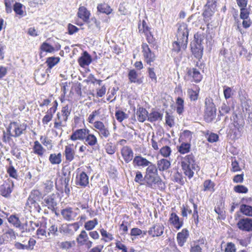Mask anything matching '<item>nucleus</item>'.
<instances>
[{"mask_svg": "<svg viewBox=\"0 0 252 252\" xmlns=\"http://www.w3.org/2000/svg\"><path fill=\"white\" fill-rule=\"evenodd\" d=\"M62 155L60 153L57 154H51L49 156V160L52 164H59L62 162Z\"/></svg>", "mask_w": 252, "mask_h": 252, "instance_id": "a19ab883", "label": "nucleus"}, {"mask_svg": "<svg viewBox=\"0 0 252 252\" xmlns=\"http://www.w3.org/2000/svg\"><path fill=\"white\" fill-rule=\"evenodd\" d=\"M42 204L49 209L54 211L57 205V195L52 194L47 196L44 198Z\"/></svg>", "mask_w": 252, "mask_h": 252, "instance_id": "f8f14e48", "label": "nucleus"}, {"mask_svg": "<svg viewBox=\"0 0 252 252\" xmlns=\"http://www.w3.org/2000/svg\"><path fill=\"white\" fill-rule=\"evenodd\" d=\"M190 145L188 143H183L178 148V151L182 154H185L189 152Z\"/></svg>", "mask_w": 252, "mask_h": 252, "instance_id": "6e6d98bb", "label": "nucleus"}, {"mask_svg": "<svg viewBox=\"0 0 252 252\" xmlns=\"http://www.w3.org/2000/svg\"><path fill=\"white\" fill-rule=\"evenodd\" d=\"M78 16L85 22H88L90 15V12L84 6L80 7L78 13Z\"/></svg>", "mask_w": 252, "mask_h": 252, "instance_id": "2f4dec72", "label": "nucleus"}, {"mask_svg": "<svg viewBox=\"0 0 252 252\" xmlns=\"http://www.w3.org/2000/svg\"><path fill=\"white\" fill-rule=\"evenodd\" d=\"M8 222L16 228H20L21 222L18 217L16 215H11L8 218Z\"/></svg>", "mask_w": 252, "mask_h": 252, "instance_id": "49530a36", "label": "nucleus"}, {"mask_svg": "<svg viewBox=\"0 0 252 252\" xmlns=\"http://www.w3.org/2000/svg\"><path fill=\"white\" fill-rule=\"evenodd\" d=\"M177 108H176V111L179 114H181L184 111V100L180 97H178L176 101Z\"/></svg>", "mask_w": 252, "mask_h": 252, "instance_id": "3c124183", "label": "nucleus"}, {"mask_svg": "<svg viewBox=\"0 0 252 252\" xmlns=\"http://www.w3.org/2000/svg\"><path fill=\"white\" fill-rule=\"evenodd\" d=\"M100 232L102 236L101 240L105 242H108L111 241L114 239L113 235L109 232H107L104 229L102 228L100 229Z\"/></svg>", "mask_w": 252, "mask_h": 252, "instance_id": "c03bdc74", "label": "nucleus"}, {"mask_svg": "<svg viewBox=\"0 0 252 252\" xmlns=\"http://www.w3.org/2000/svg\"><path fill=\"white\" fill-rule=\"evenodd\" d=\"M217 0H207L205 6V10L203 13V16L205 21H209L210 18L215 13L217 6Z\"/></svg>", "mask_w": 252, "mask_h": 252, "instance_id": "20e7f679", "label": "nucleus"}, {"mask_svg": "<svg viewBox=\"0 0 252 252\" xmlns=\"http://www.w3.org/2000/svg\"><path fill=\"white\" fill-rule=\"evenodd\" d=\"M98 224L97 219L95 218L93 220H89L85 222L84 227L87 230H93Z\"/></svg>", "mask_w": 252, "mask_h": 252, "instance_id": "603ef678", "label": "nucleus"}, {"mask_svg": "<svg viewBox=\"0 0 252 252\" xmlns=\"http://www.w3.org/2000/svg\"><path fill=\"white\" fill-rule=\"evenodd\" d=\"M38 194L36 191L32 192L27 201L26 206L31 209V212H40V207L37 202Z\"/></svg>", "mask_w": 252, "mask_h": 252, "instance_id": "7ed1b4c3", "label": "nucleus"}, {"mask_svg": "<svg viewBox=\"0 0 252 252\" xmlns=\"http://www.w3.org/2000/svg\"><path fill=\"white\" fill-rule=\"evenodd\" d=\"M142 53L145 61L149 64H151L155 60V55L152 52L149 46L146 43L142 45Z\"/></svg>", "mask_w": 252, "mask_h": 252, "instance_id": "1a4fd4ad", "label": "nucleus"}, {"mask_svg": "<svg viewBox=\"0 0 252 252\" xmlns=\"http://www.w3.org/2000/svg\"><path fill=\"white\" fill-rule=\"evenodd\" d=\"M23 5L19 2H16L14 5L13 9L15 12L20 16H22L24 11L22 10Z\"/></svg>", "mask_w": 252, "mask_h": 252, "instance_id": "680f3d73", "label": "nucleus"}, {"mask_svg": "<svg viewBox=\"0 0 252 252\" xmlns=\"http://www.w3.org/2000/svg\"><path fill=\"white\" fill-rule=\"evenodd\" d=\"M71 111V108L68 105H66L65 106L63 107L62 110L61 114L62 116H63V117L68 118L70 114Z\"/></svg>", "mask_w": 252, "mask_h": 252, "instance_id": "e2e57ef3", "label": "nucleus"}, {"mask_svg": "<svg viewBox=\"0 0 252 252\" xmlns=\"http://www.w3.org/2000/svg\"><path fill=\"white\" fill-rule=\"evenodd\" d=\"M84 142L86 145L91 147L94 146L97 143V139L96 137L93 134L88 132L84 139Z\"/></svg>", "mask_w": 252, "mask_h": 252, "instance_id": "473e14b6", "label": "nucleus"}, {"mask_svg": "<svg viewBox=\"0 0 252 252\" xmlns=\"http://www.w3.org/2000/svg\"><path fill=\"white\" fill-rule=\"evenodd\" d=\"M60 48L61 45L60 44H56L54 47L47 42H43L40 46V49L42 51L48 53H54L56 51L59 50Z\"/></svg>", "mask_w": 252, "mask_h": 252, "instance_id": "cd10ccee", "label": "nucleus"}, {"mask_svg": "<svg viewBox=\"0 0 252 252\" xmlns=\"http://www.w3.org/2000/svg\"><path fill=\"white\" fill-rule=\"evenodd\" d=\"M169 222L178 230L181 228L183 225V221L180 220L179 217L175 213H172L170 214Z\"/></svg>", "mask_w": 252, "mask_h": 252, "instance_id": "4be33fe9", "label": "nucleus"}, {"mask_svg": "<svg viewBox=\"0 0 252 252\" xmlns=\"http://www.w3.org/2000/svg\"><path fill=\"white\" fill-rule=\"evenodd\" d=\"M189 32L188 25L186 23H182L178 24L176 37L177 40L182 43L184 48L187 47Z\"/></svg>", "mask_w": 252, "mask_h": 252, "instance_id": "f03ea898", "label": "nucleus"}, {"mask_svg": "<svg viewBox=\"0 0 252 252\" xmlns=\"http://www.w3.org/2000/svg\"><path fill=\"white\" fill-rule=\"evenodd\" d=\"M157 167L160 171H164L168 170L171 166V162L165 158H161L157 162Z\"/></svg>", "mask_w": 252, "mask_h": 252, "instance_id": "bb28decb", "label": "nucleus"}, {"mask_svg": "<svg viewBox=\"0 0 252 252\" xmlns=\"http://www.w3.org/2000/svg\"><path fill=\"white\" fill-rule=\"evenodd\" d=\"M8 128L11 131L13 129L14 134H13V137H19L26 130L27 125L24 124H20L17 122H11L8 126Z\"/></svg>", "mask_w": 252, "mask_h": 252, "instance_id": "6e6552de", "label": "nucleus"}, {"mask_svg": "<svg viewBox=\"0 0 252 252\" xmlns=\"http://www.w3.org/2000/svg\"><path fill=\"white\" fill-rule=\"evenodd\" d=\"M59 57H49L47 59L46 63L47 64L48 66V70H50L54 66H55L56 64H57L60 61Z\"/></svg>", "mask_w": 252, "mask_h": 252, "instance_id": "8fccbe9b", "label": "nucleus"}, {"mask_svg": "<svg viewBox=\"0 0 252 252\" xmlns=\"http://www.w3.org/2000/svg\"><path fill=\"white\" fill-rule=\"evenodd\" d=\"M89 132H90V130L87 128L76 129L70 136V139L72 141L77 140H84L86 135L88 134Z\"/></svg>", "mask_w": 252, "mask_h": 252, "instance_id": "ddd939ff", "label": "nucleus"}, {"mask_svg": "<svg viewBox=\"0 0 252 252\" xmlns=\"http://www.w3.org/2000/svg\"><path fill=\"white\" fill-rule=\"evenodd\" d=\"M94 127L97 129L100 139L107 138L110 135V131L107 127H106L103 122L96 121L94 123Z\"/></svg>", "mask_w": 252, "mask_h": 252, "instance_id": "0eeeda50", "label": "nucleus"}, {"mask_svg": "<svg viewBox=\"0 0 252 252\" xmlns=\"http://www.w3.org/2000/svg\"><path fill=\"white\" fill-rule=\"evenodd\" d=\"M189 236V231L187 229H183L181 232L177 234V240L178 245L182 247L186 242Z\"/></svg>", "mask_w": 252, "mask_h": 252, "instance_id": "a878e982", "label": "nucleus"}, {"mask_svg": "<svg viewBox=\"0 0 252 252\" xmlns=\"http://www.w3.org/2000/svg\"><path fill=\"white\" fill-rule=\"evenodd\" d=\"M76 184L82 187H86L89 184V177L85 172L76 176Z\"/></svg>", "mask_w": 252, "mask_h": 252, "instance_id": "aec40b11", "label": "nucleus"}, {"mask_svg": "<svg viewBox=\"0 0 252 252\" xmlns=\"http://www.w3.org/2000/svg\"><path fill=\"white\" fill-rule=\"evenodd\" d=\"M7 173L9 174L10 177H12L14 179H17L18 174L16 170L13 167V166H9L7 170Z\"/></svg>", "mask_w": 252, "mask_h": 252, "instance_id": "338daca9", "label": "nucleus"}, {"mask_svg": "<svg viewBox=\"0 0 252 252\" xmlns=\"http://www.w3.org/2000/svg\"><path fill=\"white\" fill-rule=\"evenodd\" d=\"M68 119L62 116L61 113L58 112L57 114V118L54 120V128L57 129L62 130L63 127L66 126V122Z\"/></svg>", "mask_w": 252, "mask_h": 252, "instance_id": "f3484780", "label": "nucleus"}, {"mask_svg": "<svg viewBox=\"0 0 252 252\" xmlns=\"http://www.w3.org/2000/svg\"><path fill=\"white\" fill-rule=\"evenodd\" d=\"M128 78L130 83H136L140 85L143 82V79L139 78L138 74L135 69H131L128 73Z\"/></svg>", "mask_w": 252, "mask_h": 252, "instance_id": "5701e85b", "label": "nucleus"}, {"mask_svg": "<svg viewBox=\"0 0 252 252\" xmlns=\"http://www.w3.org/2000/svg\"><path fill=\"white\" fill-rule=\"evenodd\" d=\"M116 119L120 122L127 118V115L123 111L118 110L115 113Z\"/></svg>", "mask_w": 252, "mask_h": 252, "instance_id": "0e129e2a", "label": "nucleus"}, {"mask_svg": "<svg viewBox=\"0 0 252 252\" xmlns=\"http://www.w3.org/2000/svg\"><path fill=\"white\" fill-rule=\"evenodd\" d=\"M138 31L140 33H144L147 36V40L149 42V34H151V32L149 27L147 26L146 22L144 20H143L141 23H139Z\"/></svg>", "mask_w": 252, "mask_h": 252, "instance_id": "c9c22d12", "label": "nucleus"}, {"mask_svg": "<svg viewBox=\"0 0 252 252\" xmlns=\"http://www.w3.org/2000/svg\"><path fill=\"white\" fill-rule=\"evenodd\" d=\"M195 89H188L187 91L188 95L191 101H195L198 98L199 89L197 86H195Z\"/></svg>", "mask_w": 252, "mask_h": 252, "instance_id": "79ce46f5", "label": "nucleus"}, {"mask_svg": "<svg viewBox=\"0 0 252 252\" xmlns=\"http://www.w3.org/2000/svg\"><path fill=\"white\" fill-rule=\"evenodd\" d=\"M240 211L244 215L252 217V207L249 205L242 204L240 206Z\"/></svg>", "mask_w": 252, "mask_h": 252, "instance_id": "09e8293b", "label": "nucleus"}, {"mask_svg": "<svg viewBox=\"0 0 252 252\" xmlns=\"http://www.w3.org/2000/svg\"><path fill=\"white\" fill-rule=\"evenodd\" d=\"M40 139L41 143L45 146L47 147L48 149H51L52 148V141L50 139L47 137H44L42 136L40 137Z\"/></svg>", "mask_w": 252, "mask_h": 252, "instance_id": "69168bd1", "label": "nucleus"}, {"mask_svg": "<svg viewBox=\"0 0 252 252\" xmlns=\"http://www.w3.org/2000/svg\"><path fill=\"white\" fill-rule=\"evenodd\" d=\"M32 149L33 153L35 155L41 157L43 156L44 153L46 152V150L38 141H34Z\"/></svg>", "mask_w": 252, "mask_h": 252, "instance_id": "72a5a7b5", "label": "nucleus"}, {"mask_svg": "<svg viewBox=\"0 0 252 252\" xmlns=\"http://www.w3.org/2000/svg\"><path fill=\"white\" fill-rule=\"evenodd\" d=\"M74 244L73 241L59 242L58 243V246L62 249L67 250L70 249Z\"/></svg>", "mask_w": 252, "mask_h": 252, "instance_id": "864d4df0", "label": "nucleus"}, {"mask_svg": "<svg viewBox=\"0 0 252 252\" xmlns=\"http://www.w3.org/2000/svg\"><path fill=\"white\" fill-rule=\"evenodd\" d=\"M172 52L174 56L175 55V53H178L181 49L185 50L187 47H184L182 46V44L181 42H179V40H177V41H175L173 43L172 45Z\"/></svg>", "mask_w": 252, "mask_h": 252, "instance_id": "de8ad7c7", "label": "nucleus"}, {"mask_svg": "<svg viewBox=\"0 0 252 252\" xmlns=\"http://www.w3.org/2000/svg\"><path fill=\"white\" fill-rule=\"evenodd\" d=\"M121 155L126 163H129L133 158V152L132 149L129 146H124L121 150Z\"/></svg>", "mask_w": 252, "mask_h": 252, "instance_id": "2eb2a0df", "label": "nucleus"}, {"mask_svg": "<svg viewBox=\"0 0 252 252\" xmlns=\"http://www.w3.org/2000/svg\"><path fill=\"white\" fill-rule=\"evenodd\" d=\"M181 163L184 174L189 179H191L193 176V171L197 172L199 170V167L195 161L194 156L192 154L182 157Z\"/></svg>", "mask_w": 252, "mask_h": 252, "instance_id": "f257e3e1", "label": "nucleus"}, {"mask_svg": "<svg viewBox=\"0 0 252 252\" xmlns=\"http://www.w3.org/2000/svg\"><path fill=\"white\" fill-rule=\"evenodd\" d=\"M73 145H68L65 147L64 155L67 161L70 162L73 160L75 156V151L72 148Z\"/></svg>", "mask_w": 252, "mask_h": 252, "instance_id": "7c9ffc66", "label": "nucleus"}, {"mask_svg": "<svg viewBox=\"0 0 252 252\" xmlns=\"http://www.w3.org/2000/svg\"><path fill=\"white\" fill-rule=\"evenodd\" d=\"M136 115L137 120L140 122H144L146 119L148 120V112L146 109L140 107L137 111Z\"/></svg>", "mask_w": 252, "mask_h": 252, "instance_id": "e433bc0d", "label": "nucleus"}, {"mask_svg": "<svg viewBox=\"0 0 252 252\" xmlns=\"http://www.w3.org/2000/svg\"><path fill=\"white\" fill-rule=\"evenodd\" d=\"M61 214L63 218L67 221L75 220L77 215V213L73 211L72 208L71 207L63 209L61 211Z\"/></svg>", "mask_w": 252, "mask_h": 252, "instance_id": "dca6fc26", "label": "nucleus"}, {"mask_svg": "<svg viewBox=\"0 0 252 252\" xmlns=\"http://www.w3.org/2000/svg\"><path fill=\"white\" fill-rule=\"evenodd\" d=\"M171 153V148L167 146L162 147L160 150V154L165 158L169 157Z\"/></svg>", "mask_w": 252, "mask_h": 252, "instance_id": "13d9d810", "label": "nucleus"}, {"mask_svg": "<svg viewBox=\"0 0 252 252\" xmlns=\"http://www.w3.org/2000/svg\"><path fill=\"white\" fill-rule=\"evenodd\" d=\"M2 237L3 241L6 242H10L15 239L16 236L15 232L11 228H8L5 230L4 233L2 235Z\"/></svg>", "mask_w": 252, "mask_h": 252, "instance_id": "f704fd0d", "label": "nucleus"}, {"mask_svg": "<svg viewBox=\"0 0 252 252\" xmlns=\"http://www.w3.org/2000/svg\"><path fill=\"white\" fill-rule=\"evenodd\" d=\"M205 116L208 117V121H211L216 116V108L213 100L210 98H207L205 101Z\"/></svg>", "mask_w": 252, "mask_h": 252, "instance_id": "39448f33", "label": "nucleus"}, {"mask_svg": "<svg viewBox=\"0 0 252 252\" xmlns=\"http://www.w3.org/2000/svg\"><path fill=\"white\" fill-rule=\"evenodd\" d=\"M100 114L99 110H95L92 112L91 114H90L88 118L87 121L88 122L91 124H93L94 125V123L95 121H94L96 117L98 116Z\"/></svg>", "mask_w": 252, "mask_h": 252, "instance_id": "4d7b16f0", "label": "nucleus"}, {"mask_svg": "<svg viewBox=\"0 0 252 252\" xmlns=\"http://www.w3.org/2000/svg\"><path fill=\"white\" fill-rule=\"evenodd\" d=\"M144 179L146 180L148 186L151 188L154 185L158 184L161 182L158 174H145Z\"/></svg>", "mask_w": 252, "mask_h": 252, "instance_id": "6ab92c4d", "label": "nucleus"}, {"mask_svg": "<svg viewBox=\"0 0 252 252\" xmlns=\"http://www.w3.org/2000/svg\"><path fill=\"white\" fill-rule=\"evenodd\" d=\"M187 74L193 78V81L196 83H198L202 80V75L200 71L195 68H190L188 69Z\"/></svg>", "mask_w": 252, "mask_h": 252, "instance_id": "393cba45", "label": "nucleus"}, {"mask_svg": "<svg viewBox=\"0 0 252 252\" xmlns=\"http://www.w3.org/2000/svg\"><path fill=\"white\" fill-rule=\"evenodd\" d=\"M165 123L170 127H172L175 124L174 117L168 112L166 113Z\"/></svg>", "mask_w": 252, "mask_h": 252, "instance_id": "052dcab7", "label": "nucleus"}, {"mask_svg": "<svg viewBox=\"0 0 252 252\" xmlns=\"http://www.w3.org/2000/svg\"><path fill=\"white\" fill-rule=\"evenodd\" d=\"M48 69H44L40 68L36 70L34 72V78L35 81L39 85H43L47 78V73Z\"/></svg>", "mask_w": 252, "mask_h": 252, "instance_id": "9b49d317", "label": "nucleus"}, {"mask_svg": "<svg viewBox=\"0 0 252 252\" xmlns=\"http://www.w3.org/2000/svg\"><path fill=\"white\" fill-rule=\"evenodd\" d=\"M215 184L211 180H205L203 185L202 190L204 191L213 192L215 191Z\"/></svg>", "mask_w": 252, "mask_h": 252, "instance_id": "ea45409f", "label": "nucleus"}, {"mask_svg": "<svg viewBox=\"0 0 252 252\" xmlns=\"http://www.w3.org/2000/svg\"><path fill=\"white\" fill-rule=\"evenodd\" d=\"M191 51L196 58L200 59L202 57L203 46L199 44L193 45L191 46Z\"/></svg>", "mask_w": 252, "mask_h": 252, "instance_id": "4c0bfd02", "label": "nucleus"}, {"mask_svg": "<svg viewBox=\"0 0 252 252\" xmlns=\"http://www.w3.org/2000/svg\"><path fill=\"white\" fill-rule=\"evenodd\" d=\"M237 225L243 231H252V219L249 218L241 219L238 221Z\"/></svg>", "mask_w": 252, "mask_h": 252, "instance_id": "9d476101", "label": "nucleus"}, {"mask_svg": "<svg viewBox=\"0 0 252 252\" xmlns=\"http://www.w3.org/2000/svg\"><path fill=\"white\" fill-rule=\"evenodd\" d=\"M164 226L162 224L157 223L151 227L148 231V234L152 237L160 236L163 233Z\"/></svg>", "mask_w": 252, "mask_h": 252, "instance_id": "a211bd4d", "label": "nucleus"}, {"mask_svg": "<svg viewBox=\"0 0 252 252\" xmlns=\"http://www.w3.org/2000/svg\"><path fill=\"white\" fill-rule=\"evenodd\" d=\"M13 184L11 185L9 183H4L0 187V194L5 197L9 196L12 191Z\"/></svg>", "mask_w": 252, "mask_h": 252, "instance_id": "b1692460", "label": "nucleus"}, {"mask_svg": "<svg viewBox=\"0 0 252 252\" xmlns=\"http://www.w3.org/2000/svg\"><path fill=\"white\" fill-rule=\"evenodd\" d=\"M76 242L79 246H84L88 249L91 248L93 245V242L89 240L87 233L84 230L77 236Z\"/></svg>", "mask_w": 252, "mask_h": 252, "instance_id": "423d86ee", "label": "nucleus"}, {"mask_svg": "<svg viewBox=\"0 0 252 252\" xmlns=\"http://www.w3.org/2000/svg\"><path fill=\"white\" fill-rule=\"evenodd\" d=\"M92 61L91 56L87 51H84L78 60L79 65L83 67L89 65Z\"/></svg>", "mask_w": 252, "mask_h": 252, "instance_id": "412c9836", "label": "nucleus"}, {"mask_svg": "<svg viewBox=\"0 0 252 252\" xmlns=\"http://www.w3.org/2000/svg\"><path fill=\"white\" fill-rule=\"evenodd\" d=\"M151 162V161L141 155L135 156L132 160V164L134 167L138 168L147 167Z\"/></svg>", "mask_w": 252, "mask_h": 252, "instance_id": "4468645a", "label": "nucleus"}, {"mask_svg": "<svg viewBox=\"0 0 252 252\" xmlns=\"http://www.w3.org/2000/svg\"><path fill=\"white\" fill-rule=\"evenodd\" d=\"M162 114L156 111H153L148 114V121L151 123H154L158 121L161 120Z\"/></svg>", "mask_w": 252, "mask_h": 252, "instance_id": "58836bf2", "label": "nucleus"}, {"mask_svg": "<svg viewBox=\"0 0 252 252\" xmlns=\"http://www.w3.org/2000/svg\"><path fill=\"white\" fill-rule=\"evenodd\" d=\"M11 137H13V134L7 127L6 131L4 130L2 131V141L5 143H9L12 140Z\"/></svg>", "mask_w": 252, "mask_h": 252, "instance_id": "a18cd8bd", "label": "nucleus"}, {"mask_svg": "<svg viewBox=\"0 0 252 252\" xmlns=\"http://www.w3.org/2000/svg\"><path fill=\"white\" fill-rule=\"evenodd\" d=\"M46 225L47 223L44 221L40 222V226L38 228L36 233L38 238L42 239L43 237H47V233L46 230L47 228Z\"/></svg>", "mask_w": 252, "mask_h": 252, "instance_id": "c756f323", "label": "nucleus"}, {"mask_svg": "<svg viewBox=\"0 0 252 252\" xmlns=\"http://www.w3.org/2000/svg\"><path fill=\"white\" fill-rule=\"evenodd\" d=\"M98 11L107 15L110 14L112 11L111 7L106 3L99 4L97 6Z\"/></svg>", "mask_w": 252, "mask_h": 252, "instance_id": "37998d69", "label": "nucleus"}, {"mask_svg": "<svg viewBox=\"0 0 252 252\" xmlns=\"http://www.w3.org/2000/svg\"><path fill=\"white\" fill-rule=\"evenodd\" d=\"M158 170L156 165L151 162L146 169L145 174H158Z\"/></svg>", "mask_w": 252, "mask_h": 252, "instance_id": "5fc2aeb1", "label": "nucleus"}, {"mask_svg": "<svg viewBox=\"0 0 252 252\" xmlns=\"http://www.w3.org/2000/svg\"><path fill=\"white\" fill-rule=\"evenodd\" d=\"M225 252H236V248L234 244L232 242H228L226 244L224 250Z\"/></svg>", "mask_w": 252, "mask_h": 252, "instance_id": "774afa93", "label": "nucleus"}, {"mask_svg": "<svg viewBox=\"0 0 252 252\" xmlns=\"http://www.w3.org/2000/svg\"><path fill=\"white\" fill-rule=\"evenodd\" d=\"M105 149L106 152L109 155H113L116 152V148L111 142L106 143Z\"/></svg>", "mask_w": 252, "mask_h": 252, "instance_id": "bf43d9fd", "label": "nucleus"}, {"mask_svg": "<svg viewBox=\"0 0 252 252\" xmlns=\"http://www.w3.org/2000/svg\"><path fill=\"white\" fill-rule=\"evenodd\" d=\"M205 244V240L201 239L194 242L190 245L189 252H202V247Z\"/></svg>", "mask_w": 252, "mask_h": 252, "instance_id": "c85d7f7f", "label": "nucleus"}]
</instances>
